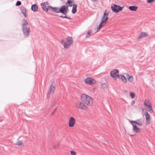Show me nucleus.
Wrapping results in <instances>:
<instances>
[{
	"label": "nucleus",
	"mask_w": 155,
	"mask_h": 155,
	"mask_svg": "<svg viewBox=\"0 0 155 155\" xmlns=\"http://www.w3.org/2000/svg\"><path fill=\"white\" fill-rule=\"evenodd\" d=\"M142 111H143L144 110V109H142Z\"/></svg>",
	"instance_id": "36"
},
{
	"label": "nucleus",
	"mask_w": 155,
	"mask_h": 155,
	"mask_svg": "<svg viewBox=\"0 0 155 155\" xmlns=\"http://www.w3.org/2000/svg\"><path fill=\"white\" fill-rule=\"evenodd\" d=\"M124 7V6L121 7L119 5L113 4L112 5L111 8L113 12L117 13L121 11Z\"/></svg>",
	"instance_id": "8"
},
{
	"label": "nucleus",
	"mask_w": 155,
	"mask_h": 155,
	"mask_svg": "<svg viewBox=\"0 0 155 155\" xmlns=\"http://www.w3.org/2000/svg\"><path fill=\"white\" fill-rule=\"evenodd\" d=\"M23 143L22 140H18L15 143V145L17 146H21L23 145Z\"/></svg>",
	"instance_id": "23"
},
{
	"label": "nucleus",
	"mask_w": 155,
	"mask_h": 155,
	"mask_svg": "<svg viewBox=\"0 0 155 155\" xmlns=\"http://www.w3.org/2000/svg\"><path fill=\"white\" fill-rule=\"evenodd\" d=\"M55 90V86L53 85V84H52L48 92L47 96L49 97H51L54 92V91Z\"/></svg>",
	"instance_id": "12"
},
{
	"label": "nucleus",
	"mask_w": 155,
	"mask_h": 155,
	"mask_svg": "<svg viewBox=\"0 0 155 155\" xmlns=\"http://www.w3.org/2000/svg\"><path fill=\"white\" fill-rule=\"evenodd\" d=\"M127 78H128V81L130 82H132L134 80V78L132 76L127 75Z\"/></svg>",
	"instance_id": "24"
},
{
	"label": "nucleus",
	"mask_w": 155,
	"mask_h": 155,
	"mask_svg": "<svg viewBox=\"0 0 155 155\" xmlns=\"http://www.w3.org/2000/svg\"><path fill=\"white\" fill-rule=\"evenodd\" d=\"M67 4H68V5L69 6H70V7H71L72 5H74V4H73V2L71 0H68L67 1V3H66V5H67Z\"/></svg>",
	"instance_id": "26"
},
{
	"label": "nucleus",
	"mask_w": 155,
	"mask_h": 155,
	"mask_svg": "<svg viewBox=\"0 0 155 155\" xmlns=\"http://www.w3.org/2000/svg\"><path fill=\"white\" fill-rule=\"evenodd\" d=\"M135 123H137L135 122H132L131 124L133 126V130L134 133H139L141 132L140 129L137 127V125Z\"/></svg>",
	"instance_id": "10"
},
{
	"label": "nucleus",
	"mask_w": 155,
	"mask_h": 155,
	"mask_svg": "<svg viewBox=\"0 0 155 155\" xmlns=\"http://www.w3.org/2000/svg\"><path fill=\"white\" fill-rule=\"evenodd\" d=\"M72 38L71 37H68L66 38V41L64 42L63 45L64 48H68L73 43Z\"/></svg>",
	"instance_id": "6"
},
{
	"label": "nucleus",
	"mask_w": 155,
	"mask_h": 155,
	"mask_svg": "<svg viewBox=\"0 0 155 155\" xmlns=\"http://www.w3.org/2000/svg\"><path fill=\"white\" fill-rule=\"evenodd\" d=\"M48 8H46L44 11L47 12L48 10H52L53 12L55 13H59V8L57 7H54L51 6H48Z\"/></svg>",
	"instance_id": "14"
},
{
	"label": "nucleus",
	"mask_w": 155,
	"mask_h": 155,
	"mask_svg": "<svg viewBox=\"0 0 155 155\" xmlns=\"http://www.w3.org/2000/svg\"><path fill=\"white\" fill-rule=\"evenodd\" d=\"M108 14L105 11L101 19V21L98 27L97 28V31L100 30L102 27H104L107 23L108 19Z\"/></svg>",
	"instance_id": "3"
},
{
	"label": "nucleus",
	"mask_w": 155,
	"mask_h": 155,
	"mask_svg": "<svg viewBox=\"0 0 155 155\" xmlns=\"http://www.w3.org/2000/svg\"><path fill=\"white\" fill-rule=\"evenodd\" d=\"M118 78H120L122 80L123 83H127V79L124 76L122 75H120Z\"/></svg>",
	"instance_id": "19"
},
{
	"label": "nucleus",
	"mask_w": 155,
	"mask_h": 155,
	"mask_svg": "<svg viewBox=\"0 0 155 155\" xmlns=\"http://www.w3.org/2000/svg\"><path fill=\"white\" fill-rule=\"evenodd\" d=\"M101 88L102 89H104L107 88V86L106 84L105 83L102 84L101 86Z\"/></svg>",
	"instance_id": "28"
},
{
	"label": "nucleus",
	"mask_w": 155,
	"mask_h": 155,
	"mask_svg": "<svg viewBox=\"0 0 155 155\" xmlns=\"http://www.w3.org/2000/svg\"><path fill=\"white\" fill-rule=\"evenodd\" d=\"M155 0H148L147 2L148 3H152Z\"/></svg>",
	"instance_id": "32"
},
{
	"label": "nucleus",
	"mask_w": 155,
	"mask_h": 155,
	"mask_svg": "<svg viewBox=\"0 0 155 155\" xmlns=\"http://www.w3.org/2000/svg\"><path fill=\"white\" fill-rule=\"evenodd\" d=\"M137 6H130L129 7V9L131 11H136L138 9Z\"/></svg>",
	"instance_id": "21"
},
{
	"label": "nucleus",
	"mask_w": 155,
	"mask_h": 155,
	"mask_svg": "<svg viewBox=\"0 0 155 155\" xmlns=\"http://www.w3.org/2000/svg\"><path fill=\"white\" fill-rule=\"evenodd\" d=\"M92 1L94 2H97L98 0H91Z\"/></svg>",
	"instance_id": "34"
},
{
	"label": "nucleus",
	"mask_w": 155,
	"mask_h": 155,
	"mask_svg": "<svg viewBox=\"0 0 155 155\" xmlns=\"http://www.w3.org/2000/svg\"><path fill=\"white\" fill-rule=\"evenodd\" d=\"M21 3L20 1H17L16 4V6L19 5H21Z\"/></svg>",
	"instance_id": "31"
},
{
	"label": "nucleus",
	"mask_w": 155,
	"mask_h": 155,
	"mask_svg": "<svg viewBox=\"0 0 155 155\" xmlns=\"http://www.w3.org/2000/svg\"><path fill=\"white\" fill-rule=\"evenodd\" d=\"M148 34L146 32H142L139 35L138 38H141L147 36Z\"/></svg>",
	"instance_id": "18"
},
{
	"label": "nucleus",
	"mask_w": 155,
	"mask_h": 155,
	"mask_svg": "<svg viewBox=\"0 0 155 155\" xmlns=\"http://www.w3.org/2000/svg\"><path fill=\"white\" fill-rule=\"evenodd\" d=\"M21 25L24 35L25 36L29 35L30 34V28L27 21L24 20L22 21Z\"/></svg>",
	"instance_id": "1"
},
{
	"label": "nucleus",
	"mask_w": 155,
	"mask_h": 155,
	"mask_svg": "<svg viewBox=\"0 0 155 155\" xmlns=\"http://www.w3.org/2000/svg\"><path fill=\"white\" fill-rule=\"evenodd\" d=\"M31 8L33 11H36L38 9V7L36 5L34 4L32 5Z\"/></svg>",
	"instance_id": "25"
},
{
	"label": "nucleus",
	"mask_w": 155,
	"mask_h": 155,
	"mask_svg": "<svg viewBox=\"0 0 155 155\" xmlns=\"http://www.w3.org/2000/svg\"><path fill=\"white\" fill-rule=\"evenodd\" d=\"M110 76L114 80H117L119 76L118 71L117 69H114L111 71Z\"/></svg>",
	"instance_id": "9"
},
{
	"label": "nucleus",
	"mask_w": 155,
	"mask_h": 155,
	"mask_svg": "<svg viewBox=\"0 0 155 155\" xmlns=\"http://www.w3.org/2000/svg\"><path fill=\"white\" fill-rule=\"evenodd\" d=\"M130 123L132 122H135L137 123H135V124L137 125L138 126H141L143 125V122L141 121L140 120H137L136 121H130Z\"/></svg>",
	"instance_id": "17"
},
{
	"label": "nucleus",
	"mask_w": 155,
	"mask_h": 155,
	"mask_svg": "<svg viewBox=\"0 0 155 155\" xmlns=\"http://www.w3.org/2000/svg\"><path fill=\"white\" fill-rule=\"evenodd\" d=\"M92 33V31L91 30H90L88 31L87 33L86 34V37H88Z\"/></svg>",
	"instance_id": "27"
},
{
	"label": "nucleus",
	"mask_w": 155,
	"mask_h": 155,
	"mask_svg": "<svg viewBox=\"0 0 155 155\" xmlns=\"http://www.w3.org/2000/svg\"><path fill=\"white\" fill-rule=\"evenodd\" d=\"M145 124L146 125L149 124L150 122V117L147 112H146L145 114Z\"/></svg>",
	"instance_id": "15"
},
{
	"label": "nucleus",
	"mask_w": 155,
	"mask_h": 155,
	"mask_svg": "<svg viewBox=\"0 0 155 155\" xmlns=\"http://www.w3.org/2000/svg\"><path fill=\"white\" fill-rule=\"evenodd\" d=\"M68 11V6L63 5L61 6L59 8V12L63 14L65 16H61L60 17L62 18H67L66 16V14L67 13Z\"/></svg>",
	"instance_id": "5"
},
{
	"label": "nucleus",
	"mask_w": 155,
	"mask_h": 155,
	"mask_svg": "<svg viewBox=\"0 0 155 155\" xmlns=\"http://www.w3.org/2000/svg\"><path fill=\"white\" fill-rule=\"evenodd\" d=\"M75 124V120L72 117H70L68 120V126L70 127H72L74 126Z\"/></svg>",
	"instance_id": "13"
},
{
	"label": "nucleus",
	"mask_w": 155,
	"mask_h": 155,
	"mask_svg": "<svg viewBox=\"0 0 155 155\" xmlns=\"http://www.w3.org/2000/svg\"><path fill=\"white\" fill-rule=\"evenodd\" d=\"M71 155H76V153L73 150H71L70 151Z\"/></svg>",
	"instance_id": "29"
},
{
	"label": "nucleus",
	"mask_w": 155,
	"mask_h": 155,
	"mask_svg": "<svg viewBox=\"0 0 155 155\" xmlns=\"http://www.w3.org/2000/svg\"><path fill=\"white\" fill-rule=\"evenodd\" d=\"M85 82L86 84L93 85L96 83V80L92 78H87L85 79Z\"/></svg>",
	"instance_id": "11"
},
{
	"label": "nucleus",
	"mask_w": 155,
	"mask_h": 155,
	"mask_svg": "<svg viewBox=\"0 0 155 155\" xmlns=\"http://www.w3.org/2000/svg\"><path fill=\"white\" fill-rule=\"evenodd\" d=\"M77 5L76 4L74 5H73V8L72 9V12L73 14H74L77 11Z\"/></svg>",
	"instance_id": "22"
},
{
	"label": "nucleus",
	"mask_w": 155,
	"mask_h": 155,
	"mask_svg": "<svg viewBox=\"0 0 155 155\" xmlns=\"http://www.w3.org/2000/svg\"><path fill=\"white\" fill-rule=\"evenodd\" d=\"M75 107L80 110H86L88 109V106L81 101L76 103Z\"/></svg>",
	"instance_id": "4"
},
{
	"label": "nucleus",
	"mask_w": 155,
	"mask_h": 155,
	"mask_svg": "<svg viewBox=\"0 0 155 155\" xmlns=\"http://www.w3.org/2000/svg\"><path fill=\"white\" fill-rule=\"evenodd\" d=\"M132 104H134L135 102L134 101H132Z\"/></svg>",
	"instance_id": "35"
},
{
	"label": "nucleus",
	"mask_w": 155,
	"mask_h": 155,
	"mask_svg": "<svg viewBox=\"0 0 155 155\" xmlns=\"http://www.w3.org/2000/svg\"><path fill=\"white\" fill-rule=\"evenodd\" d=\"M64 42V40H61V44H62Z\"/></svg>",
	"instance_id": "33"
},
{
	"label": "nucleus",
	"mask_w": 155,
	"mask_h": 155,
	"mask_svg": "<svg viewBox=\"0 0 155 155\" xmlns=\"http://www.w3.org/2000/svg\"><path fill=\"white\" fill-rule=\"evenodd\" d=\"M144 105L147 109L148 111L151 113H153V112L152 108V106L151 103L147 100H145L144 102Z\"/></svg>",
	"instance_id": "7"
},
{
	"label": "nucleus",
	"mask_w": 155,
	"mask_h": 155,
	"mask_svg": "<svg viewBox=\"0 0 155 155\" xmlns=\"http://www.w3.org/2000/svg\"><path fill=\"white\" fill-rule=\"evenodd\" d=\"M21 12L22 14L24 15L25 17H26V10L25 8L24 7H22L21 8Z\"/></svg>",
	"instance_id": "20"
},
{
	"label": "nucleus",
	"mask_w": 155,
	"mask_h": 155,
	"mask_svg": "<svg viewBox=\"0 0 155 155\" xmlns=\"http://www.w3.org/2000/svg\"><path fill=\"white\" fill-rule=\"evenodd\" d=\"M81 101L88 106L92 104V99L90 96L85 94H82L81 96Z\"/></svg>",
	"instance_id": "2"
},
{
	"label": "nucleus",
	"mask_w": 155,
	"mask_h": 155,
	"mask_svg": "<svg viewBox=\"0 0 155 155\" xmlns=\"http://www.w3.org/2000/svg\"><path fill=\"white\" fill-rule=\"evenodd\" d=\"M41 5L42 8L43 9L44 11V10L46 8H48V6H49L48 3L47 2L42 3H41Z\"/></svg>",
	"instance_id": "16"
},
{
	"label": "nucleus",
	"mask_w": 155,
	"mask_h": 155,
	"mask_svg": "<svg viewBox=\"0 0 155 155\" xmlns=\"http://www.w3.org/2000/svg\"><path fill=\"white\" fill-rule=\"evenodd\" d=\"M130 96L132 98H133L135 97V94L134 93L131 92L130 93Z\"/></svg>",
	"instance_id": "30"
}]
</instances>
